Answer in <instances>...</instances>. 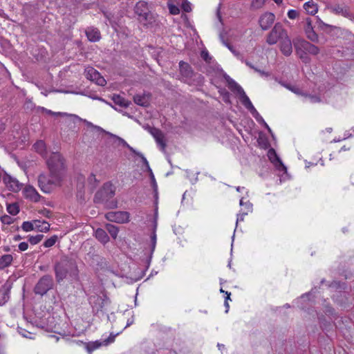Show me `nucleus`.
Instances as JSON below:
<instances>
[{"instance_id": "338daca9", "label": "nucleus", "mask_w": 354, "mask_h": 354, "mask_svg": "<svg viewBox=\"0 0 354 354\" xmlns=\"http://www.w3.org/2000/svg\"><path fill=\"white\" fill-rule=\"evenodd\" d=\"M240 203V205H243V198H241V199L240 200V203Z\"/></svg>"}, {"instance_id": "20e7f679", "label": "nucleus", "mask_w": 354, "mask_h": 354, "mask_svg": "<svg viewBox=\"0 0 354 354\" xmlns=\"http://www.w3.org/2000/svg\"><path fill=\"white\" fill-rule=\"evenodd\" d=\"M288 32L281 23H277L272 28L271 31L266 37V42L269 45L276 44L278 41L282 40Z\"/></svg>"}, {"instance_id": "4be33fe9", "label": "nucleus", "mask_w": 354, "mask_h": 354, "mask_svg": "<svg viewBox=\"0 0 354 354\" xmlns=\"http://www.w3.org/2000/svg\"><path fill=\"white\" fill-rule=\"evenodd\" d=\"M86 35L88 39L92 42L97 41L101 38L100 32L93 27L88 28L86 30Z\"/></svg>"}, {"instance_id": "8fccbe9b", "label": "nucleus", "mask_w": 354, "mask_h": 354, "mask_svg": "<svg viewBox=\"0 0 354 354\" xmlns=\"http://www.w3.org/2000/svg\"><path fill=\"white\" fill-rule=\"evenodd\" d=\"M308 97L310 98V102L313 103L320 102V99L315 95H309Z\"/></svg>"}, {"instance_id": "423d86ee", "label": "nucleus", "mask_w": 354, "mask_h": 354, "mask_svg": "<svg viewBox=\"0 0 354 354\" xmlns=\"http://www.w3.org/2000/svg\"><path fill=\"white\" fill-rule=\"evenodd\" d=\"M115 195V191L111 185L106 184L98 191L95 195L94 201L96 203H102L107 201Z\"/></svg>"}, {"instance_id": "a18cd8bd", "label": "nucleus", "mask_w": 354, "mask_h": 354, "mask_svg": "<svg viewBox=\"0 0 354 354\" xmlns=\"http://www.w3.org/2000/svg\"><path fill=\"white\" fill-rule=\"evenodd\" d=\"M298 12L295 10H290L288 12V17L291 19L297 18L298 17Z\"/></svg>"}, {"instance_id": "39448f33", "label": "nucleus", "mask_w": 354, "mask_h": 354, "mask_svg": "<svg viewBox=\"0 0 354 354\" xmlns=\"http://www.w3.org/2000/svg\"><path fill=\"white\" fill-rule=\"evenodd\" d=\"M62 178L57 176H51L49 178L45 174H40L38 177V185L40 189L44 193H50L54 186L59 184Z\"/></svg>"}, {"instance_id": "7c9ffc66", "label": "nucleus", "mask_w": 354, "mask_h": 354, "mask_svg": "<svg viewBox=\"0 0 354 354\" xmlns=\"http://www.w3.org/2000/svg\"><path fill=\"white\" fill-rule=\"evenodd\" d=\"M295 47L297 55H299V58L303 61V62H310V58L307 55L308 53H306V51H303L302 49H300L299 46H298L296 44H295Z\"/></svg>"}, {"instance_id": "ea45409f", "label": "nucleus", "mask_w": 354, "mask_h": 354, "mask_svg": "<svg viewBox=\"0 0 354 354\" xmlns=\"http://www.w3.org/2000/svg\"><path fill=\"white\" fill-rule=\"evenodd\" d=\"M57 239H58V237H57V235L52 236L50 238L48 239L44 243V246L46 247V248L52 247L53 245H54L55 244V243L57 241Z\"/></svg>"}, {"instance_id": "393cba45", "label": "nucleus", "mask_w": 354, "mask_h": 354, "mask_svg": "<svg viewBox=\"0 0 354 354\" xmlns=\"http://www.w3.org/2000/svg\"><path fill=\"white\" fill-rule=\"evenodd\" d=\"M112 100L116 105H118L122 108H127L131 104L130 101L126 100L124 97L120 95L114 94L112 97Z\"/></svg>"}, {"instance_id": "9d476101", "label": "nucleus", "mask_w": 354, "mask_h": 354, "mask_svg": "<svg viewBox=\"0 0 354 354\" xmlns=\"http://www.w3.org/2000/svg\"><path fill=\"white\" fill-rule=\"evenodd\" d=\"M275 15L272 12H266L262 14L259 19V24L263 30H267L274 24Z\"/></svg>"}, {"instance_id": "774afa93", "label": "nucleus", "mask_w": 354, "mask_h": 354, "mask_svg": "<svg viewBox=\"0 0 354 354\" xmlns=\"http://www.w3.org/2000/svg\"><path fill=\"white\" fill-rule=\"evenodd\" d=\"M218 17L219 20L221 21V15H219V13H218Z\"/></svg>"}, {"instance_id": "c85d7f7f", "label": "nucleus", "mask_w": 354, "mask_h": 354, "mask_svg": "<svg viewBox=\"0 0 354 354\" xmlns=\"http://www.w3.org/2000/svg\"><path fill=\"white\" fill-rule=\"evenodd\" d=\"M304 8L306 10V11L310 14V15H315L317 12V6L315 3H314L313 1H308L304 3Z\"/></svg>"}, {"instance_id": "0e129e2a", "label": "nucleus", "mask_w": 354, "mask_h": 354, "mask_svg": "<svg viewBox=\"0 0 354 354\" xmlns=\"http://www.w3.org/2000/svg\"><path fill=\"white\" fill-rule=\"evenodd\" d=\"M236 191H237V192H241L242 189H244V187H239H239H237L236 188Z\"/></svg>"}, {"instance_id": "37998d69", "label": "nucleus", "mask_w": 354, "mask_h": 354, "mask_svg": "<svg viewBox=\"0 0 354 354\" xmlns=\"http://www.w3.org/2000/svg\"><path fill=\"white\" fill-rule=\"evenodd\" d=\"M48 113L49 114H51V115H68V116H71V117H74V118H78L80 120H81L77 115H73V114H67L66 113H62V112H57V113H55V112H53L52 111H48Z\"/></svg>"}, {"instance_id": "603ef678", "label": "nucleus", "mask_w": 354, "mask_h": 354, "mask_svg": "<svg viewBox=\"0 0 354 354\" xmlns=\"http://www.w3.org/2000/svg\"><path fill=\"white\" fill-rule=\"evenodd\" d=\"M254 71L259 73L261 76H268L269 75V73H266L265 71H261L258 68H254Z\"/></svg>"}, {"instance_id": "412c9836", "label": "nucleus", "mask_w": 354, "mask_h": 354, "mask_svg": "<svg viewBox=\"0 0 354 354\" xmlns=\"http://www.w3.org/2000/svg\"><path fill=\"white\" fill-rule=\"evenodd\" d=\"M241 97V102L245 106L246 109H248L251 113L255 117L256 115H258L259 113L256 109L252 105L251 101L249 97L246 95L245 93L243 91V93L240 94Z\"/></svg>"}, {"instance_id": "f03ea898", "label": "nucleus", "mask_w": 354, "mask_h": 354, "mask_svg": "<svg viewBox=\"0 0 354 354\" xmlns=\"http://www.w3.org/2000/svg\"><path fill=\"white\" fill-rule=\"evenodd\" d=\"M47 165L51 176H57L62 179L65 171L64 159L59 153H53L47 160Z\"/></svg>"}, {"instance_id": "864d4df0", "label": "nucleus", "mask_w": 354, "mask_h": 354, "mask_svg": "<svg viewBox=\"0 0 354 354\" xmlns=\"http://www.w3.org/2000/svg\"><path fill=\"white\" fill-rule=\"evenodd\" d=\"M203 58L205 60V61H207L208 58H209V54L207 52H202V54H201Z\"/></svg>"}, {"instance_id": "0eeeda50", "label": "nucleus", "mask_w": 354, "mask_h": 354, "mask_svg": "<svg viewBox=\"0 0 354 354\" xmlns=\"http://www.w3.org/2000/svg\"><path fill=\"white\" fill-rule=\"evenodd\" d=\"M84 75L86 79L94 82L99 86H104L106 84L105 79L101 76L100 73L91 66H88L84 70Z\"/></svg>"}, {"instance_id": "f704fd0d", "label": "nucleus", "mask_w": 354, "mask_h": 354, "mask_svg": "<svg viewBox=\"0 0 354 354\" xmlns=\"http://www.w3.org/2000/svg\"><path fill=\"white\" fill-rule=\"evenodd\" d=\"M284 87L288 88V90L291 91L294 93L298 95H304V93L300 90L299 88H298L296 86H292L289 84L282 83L281 84Z\"/></svg>"}, {"instance_id": "052dcab7", "label": "nucleus", "mask_w": 354, "mask_h": 354, "mask_svg": "<svg viewBox=\"0 0 354 354\" xmlns=\"http://www.w3.org/2000/svg\"><path fill=\"white\" fill-rule=\"evenodd\" d=\"M277 5H281L283 3V0H273Z\"/></svg>"}, {"instance_id": "6ab92c4d", "label": "nucleus", "mask_w": 354, "mask_h": 354, "mask_svg": "<svg viewBox=\"0 0 354 354\" xmlns=\"http://www.w3.org/2000/svg\"><path fill=\"white\" fill-rule=\"evenodd\" d=\"M135 12L139 16V17L145 20H147L149 15V10L147 6V3L145 1H139L135 6Z\"/></svg>"}, {"instance_id": "c756f323", "label": "nucleus", "mask_w": 354, "mask_h": 354, "mask_svg": "<svg viewBox=\"0 0 354 354\" xmlns=\"http://www.w3.org/2000/svg\"><path fill=\"white\" fill-rule=\"evenodd\" d=\"M33 147L37 152L42 156L46 153V145L43 140L37 141Z\"/></svg>"}, {"instance_id": "a211bd4d", "label": "nucleus", "mask_w": 354, "mask_h": 354, "mask_svg": "<svg viewBox=\"0 0 354 354\" xmlns=\"http://www.w3.org/2000/svg\"><path fill=\"white\" fill-rule=\"evenodd\" d=\"M279 48L281 53L288 57L292 53V45L288 35L279 41Z\"/></svg>"}, {"instance_id": "6e6552de", "label": "nucleus", "mask_w": 354, "mask_h": 354, "mask_svg": "<svg viewBox=\"0 0 354 354\" xmlns=\"http://www.w3.org/2000/svg\"><path fill=\"white\" fill-rule=\"evenodd\" d=\"M129 216L130 214L127 212L119 211L108 212L105 217L111 222L126 223L129 221Z\"/></svg>"}, {"instance_id": "c9c22d12", "label": "nucleus", "mask_w": 354, "mask_h": 354, "mask_svg": "<svg viewBox=\"0 0 354 354\" xmlns=\"http://www.w3.org/2000/svg\"><path fill=\"white\" fill-rule=\"evenodd\" d=\"M7 211L11 215H17L19 212V206L17 203L8 204L7 205Z\"/></svg>"}, {"instance_id": "f8f14e48", "label": "nucleus", "mask_w": 354, "mask_h": 354, "mask_svg": "<svg viewBox=\"0 0 354 354\" xmlns=\"http://www.w3.org/2000/svg\"><path fill=\"white\" fill-rule=\"evenodd\" d=\"M329 9L333 14L341 15L348 19H351L352 17V13L350 11L349 7L344 3L334 4L331 6Z\"/></svg>"}, {"instance_id": "1a4fd4ad", "label": "nucleus", "mask_w": 354, "mask_h": 354, "mask_svg": "<svg viewBox=\"0 0 354 354\" xmlns=\"http://www.w3.org/2000/svg\"><path fill=\"white\" fill-rule=\"evenodd\" d=\"M145 129L154 138L157 145L160 147V150L165 151L166 148V142L163 133L160 129L150 126H147Z\"/></svg>"}, {"instance_id": "680f3d73", "label": "nucleus", "mask_w": 354, "mask_h": 354, "mask_svg": "<svg viewBox=\"0 0 354 354\" xmlns=\"http://www.w3.org/2000/svg\"><path fill=\"white\" fill-rule=\"evenodd\" d=\"M14 239H15V241H19L21 239V237L20 235H17L15 236Z\"/></svg>"}, {"instance_id": "de8ad7c7", "label": "nucleus", "mask_w": 354, "mask_h": 354, "mask_svg": "<svg viewBox=\"0 0 354 354\" xmlns=\"http://www.w3.org/2000/svg\"><path fill=\"white\" fill-rule=\"evenodd\" d=\"M18 247H19V250L20 251L24 252V251H26L28 249V244L26 242H21V243H20L19 244Z\"/></svg>"}, {"instance_id": "a878e982", "label": "nucleus", "mask_w": 354, "mask_h": 354, "mask_svg": "<svg viewBox=\"0 0 354 354\" xmlns=\"http://www.w3.org/2000/svg\"><path fill=\"white\" fill-rule=\"evenodd\" d=\"M13 261L12 256L11 254H3L0 257V270H3L5 268L8 267L11 265Z\"/></svg>"}, {"instance_id": "3c124183", "label": "nucleus", "mask_w": 354, "mask_h": 354, "mask_svg": "<svg viewBox=\"0 0 354 354\" xmlns=\"http://www.w3.org/2000/svg\"><path fill=\"white\" fill-rule=\"evenodd\" d=\"M41 214H42V215H44L46 217H50L51 212L50 210L47 209H44L43 210L41 211Z\"/></svg>"}, {"instance_id": "69168bd1", "label": "nucleus", "mask_w": 354, "mask_h": 354, "mask_svg": "<svg viewBox=\"0 0 354 354\" xmlns=\"http://www.w3.org/2000/svg\"><path fill=\"white\" fill-rule=\"evenodd\" d=\"M243 216H241V218H239V217H238V218H237V221H236V222H238V221H243Z\"/></svg>"}, {"instance_id": "a19ab883", "label": "nucleus", "mask_w": 354, "mask_h": 354, "mask_svg": "<svg viewBox=\"0 0 354 354\" xmlns=\"http://www.w3.org/2000/svg\"><path fill=\"white\" fill-rule=\"evenodd\" d=\"M168 8L169 10V12L171 15H178L180 13V9L178 6L173 5V4H169Z\"/></svg>"}, {"instance_id": "f3484780", "label": "nucleus", "mask_w": 354, "mask_h": 354, "mask_svg": "<svg viewBox=\"0 0 354 354\" xmlns=\"http://www.w3.org/2000/svg\"><path fill=\"white\" fill-rule=\"evenodd\" d=\"M304 30L306 37L308 39H310L313 42L318 41V35L314 30L313 21L310 18H306Z\"/></svg>"}, {"instance_id": "7ed1b4c3", "label": "nucleus", "mask_w": 354, "mask_h": 354, "mask_svg": "<svg viewBox=\"0 0 354 354\" xmlns=\"http://www.w3.org/2000/svg\"><path fill=\"white\" fill-rule=\"evenodd\" d=\"M54 286L55 282L53 277L50 274H45L39 279L33 290L35 295L44 296L52 290Z\"/></svg>"}, {"instance_id": "2eb2a0df", "label": "nucleus", "mask_w": 354, "mask_h": 354, "mask_svg": "<svg viewBox=\"0 0 354 354\" xmlns=\"http://www.w3.org/2000/svg\"><path fill=\"white\" fill-rule=\"evenodd\" d=\"M115 335L113 334H111L106 339H104L103 341L97 340L95 342H89L87 345V349L89 352H91L102 346H107L109 344L115 341Z\"/></svg>"}, {"instance_id": "4d7b16f0", "label": "nucleus", "mask_w": 354, "mask_h": 354, "mask_svg": "<svg viewBox=\"0 0 354 354\" xmlns=\"http://www.w3.org/2000/svg\"><path fill=\"white\" fill-rule=\"evenodd\" d=\"M245 64H246L248 66H249L250 68H252V69H254V68H256L254 67V65H252L250 62H248V61H245Z\"/></svg>"}, {"instance_id": "cd10ccee", "label": "nucleus", "mask_w": 354, "mask_h": 354, "mask_svg": "<svg viewBox=\"0 0 354 354\" xmlns=\"http://www.w3.org/2000/svg\"><path fill=\"white\" fill-rule=\"evenodd\" d=\"M227 82L229 88L232 91L236 92L239 95L243 93V89L232 79L229 78Z\"/></svg>"}, {"instance_id": "ddd939ff", "label": "nucleus", "mask_w": 354, "mask_h": 354, "mask_svg": "<svg viewBox=\"0 0 354 354\" xmlns=\"http://www.w3.org/2000/svg\"><path fill=\"white\" fill-rule=\"evenodd\" d=\"M93 310L102 311L105 306L109 304V299L106 297L94 296L90 298Z\"/></svg>"}, {"instance_id": "aec40b11", "label": "nucleus", "mask_w": 354, "mask_h": 354, "mask_svg": "<svg viewBox=\"0 0 354 354\" xmlns=\"http://www.w3.org/2000/svg\"><path fill=\"white\" fill-rule=\"evenodd\" d=\"M268 156L270 160L274 164L278 170L286 171V167L283 164L280 158L278 157L276 151L273 149H270L268 151Z\"/></svg>"}, {"instance_id": "09e8293b", "label": "nucleus", "mask_w": 354, "mask_h": 354, "mask_svg": "<svg viewBox=\"0 0 354 354\" xmlns=\"http://www.w3.org/2000/svg\"><path fill=\"white\" fill-rule=\"evenodd\" d=\"M84 122L86 124V125L88 127H93L94 129H97L98 130H102L101 127H97V126H95L93 124H92L91 122H88L86 120H84Z\"/></svg>"}, {"instance_id": "4468645a", "label": "nucleus", "mask_w": 354, "mask_h": 354, "mask_svg": "<svg viewBox=\"0 0 354 354\" xmlns=\"http://www.w3.org/2000/svg\"><path fill=\"white\" fill-rule=\"evenodd\" d=\"M296 44L299 46V48L302 49L303 51H306V53L312 55H317L319 53L320 50L317 46L306 40H300Z\"/></svg>"}, {"instance_id": "9b49d317", "label": "nucleus", "mask_w": 354, "mask_h": 354, "mask_svg": "<svg viewBox=\"0 0 354 354\" xmlns=\"http://www.w3.org/2000/svg\"><path fill=\"white\" fill-rule=\"evenodd\" d=\"M3 181L8 189L14 192H18L21 190L23 185L17 178L7 174L3 177Z\"/></svg>"}, {"instance_id": "e433bc0d", "label": "nucleus", "mask_w": 354, "mask_h": 354, "mask_svg": "<svg viewBox=\"0 0 354 354\" xmlns=\"http://www.w3.org/2000/svg\"><path fill=\"white\" fill-rule=\"evenodd\" d=\"M265 2H266L265 0H252L251 1L250 8L252 10L260 9V8H263V6L265 4Z\"/></svg>"}, {"instance_id": "72a5a7b5", "label": "nucleus", "mask_w": 354, "mask_h": 354, "mask_svg": "<svg viewBox=\"0 0 354 354\" xmlns=\"http://www.w3.org/2000/svg\"><path fill=\"white\" fill-rule=\"evenodd\" d=\"M106 230L109 232L110 235L113 238L116 239L118 233V228L117 226L112 224H107L106 225Z\"/></svg>"}, {"instance_id": "58836bf2", "label": "nucleus", "mask_w": 354, "mask_h": 354, "mask_svg": "<svg viewBox=\"0 0 354 354\" xmlns=\"http://www.w3.org/2000/svg\"><path fill=\"white\" fill-rule=\"evenodd\" d=\"M136 154L138 156H139L142 158L143 163L146 165V167H147L148 170L151 173V180H152L153 183L154 184H156V180H155L154 176H153V174L152 173L151 169H150V167H149V162H148L147 160L146 159V158L141 153H137Z\"/></svg>"}, {"instance_id": "6e6d98bb", "label": "nucleus", "mask_w": 354, "mask_h": 354, "mask_svg": "<svg viewBox=\"0 0 354 354\" xmlns=\"http://www.w3.org/2000/svg\"><path fill=\"white\" fill-rule=\"evenodd\" d=\"M88 180L91 183L93 180L96 181L95 176L93 174H91L88 177Z\"/></svg>"}, {"instance_id": "49530a36", "label": "nucleus", "mask_w": 354, "mask_h": 354, "mask_svg": "<svg viewBox=\"0 0 354 354\" xmlns=\"http://www.w3.org/2000/svg\"><path fill=\"white\" fill-rule=\"evenodd\" d=\"M19 333H20L22 336H24V337H26V338H29V339H32V333H30V332H28V331H26V330H24V329L20 328V330H19Z\"/></svg>"}, {"instance_id": "bb28decb", "label": "nucleus", "mask_w": 354, "mask_h": 354, "mask_svg": "<svg viewBox=\"0 0 354 354\" xmlns=\"http://www.w3.org/2000/svg\"><path fill=\"white\" fill-rule=\"evenodd\" d=\"M95 237L100 242L103 243H106L109 241V238L105 230L98 228L96 230L95 232Z\"/></svg>"}, {"instance_id": "5fc2aeb1", "label": "nucleus", "mask_w": 354, "mask_h": 354, "mask_svg": "<svg viewBox=\"0 0 354 354\" xmlns=\"http://www.w3.org/2000/svg\"><path fill=\"white\" fill-rule=\"evenodd\" d=\"M152 240V244H153V249L155 248L156 241V235L155 233H153V236H151Z\"/></svg>"}, {"instance_id": "2f4dec72", "label": "nucleus", "mask_w": 354, "mask_h": 354, "mask_svg": "<svg viewBox=\"0 0 354 354\" xmlns=\"http://www.w3.org/2000/svg\"><path fill=\"white\" fill-rule=\"evenodd\" d=\"M39 223L38 221H32V222L24 221L22 223L21 228L25 232H30V231L35 230V227H37V223Z\"/></svg>"}, {"instance_id": "e2e57ef3", "label": "nucleus", "mask_w": 354, "mask_h": 354, "mask_svg": "<svg viewBox=\"0 0 354 354\" xmlns=\"http://www.w3.org/2000/svg\"><path fill=\"white\" fill-rule=\"evenodd\" d=\"M224 305H225V306L227 308L226 312H227L228 311V308H229V304H228V302L227 301H225Z\"/></svg>"}, {"instance_id": "13d9d810", "label": "nucleus", "mask_w": 354, "mask_h": 354, "mask_svg": "<svg viewBox=\"0 0 354 354\" xmlns=\"http://www.w3.org/2000/svg\"><path fill=\"white\" fill-rule=\"evenodd\" d=\"M225 294L227 295V297H225V301H227L228 299H230V292L226 291Z\"/></svg>"}, {"instance_id": "b1692460", "label": "nucleus", "mask_w": 354, "mask_h": 354, "mask_svg": "<svg viewBox=\"0 0 354 354\" xmlns=\"http://www.w3.org/2000/svg\"><path fill=\"white\" fill-rule=\"evenodd\" d=\"M180 71L182 75L186 77H192L193 75V71L192 67L186 62L183 61L179 63Z\"/></svg>"}, {"instance_id": "dca6fc26", "label": "nucleus", "mask_w": 354, "mask_h": 354, "mask_svg": "<svg viewBox=\"0 0 354 354\" xmlns=\"http://www.w3.org/2000/svg\"><path fill=\"white\" fill-rule=\"evenodd\" d=\"M23 194L26 199L35 203L39 201L41 198L36 189L31 185H27L24 187Z\"/></svg>"}, {"instance_id": "bf43d9fd", "label": "nucleus", "mask_w": 354, "mask_h": 354, "mask_svg": "<svg viewBox=\"0 0 354 354\" xmlns=\"http://www.w3.org/2000/svg\"><path fill=\"white\" fill-rule=\"evenodd\" d=\"M226 46L233 53H235V51L233 50V48L232 46H231L229 44H225Z\"/></svg>"}, {"instance_id": "5701e85b", "label": "nucleus", "mask_w": 354, "mask_h": 354, "mask_svg": "<svg viewBox=\"0 0 354 354\" xmlns=\"http://www.w3.org/2000/svg\"><path fill=\"white\" fill-rule=\"evenodd\" d=\"M150 95L149 94H138L133 97L134 102L142 106H147L149 103Z\"/></svg>"}, {"instance_id": "79ce46f5", "label": "nucleus", "mask_w": 354, "mask_h": 354, "mask_svg": "<svg viewBox=\"0 0 354 354\" xmlns=\"http://www.w3.org/2000/svg\"><path fill=\"white\" fill-rule=\"evenodd\" d=\"M1 221L3 223L10 225L12 223H13V218L8 216V215H4L1 217Z\"/></svg>"}, {"instance_id": "4c0bfd02", "label": "nucleus", "mask_w": 354, "mask_h": 354, "mask_svg": "<svg viewBox=\"0 0 354 354\" xmlns=\"http://www.w3.org/2000/svg\"><path fill=\"white\" fill-rule=\"evenodd\" d=\"M44 238L43 234H37L36 236H28V241L32 245H36L39 243Z\"/></svg>"}, {"instance_id": "473e14b6", "label": "nucleus", "mask_w": 354, "mask_h": 354, "mask_svg": "<svg viewBox=\"0 0 354 354\" xmlns=\"http://www.w3.org/2000/svg\"><path fill=\"white\" fill-rule=\"evenodd\" d=\"M35 221H38L37 223V227H35V230H37L39 232H48L50 229V224L44 221H41L39 220H35Z\"/></svg>"}, {"instance_id": "c03bdc74", "label": "nucleus", "mask_w": 354, "mask_h": 354, "mask_svg": "<svg viewBox=\"0 0 354 354\" xmlns=\"http://www.w3.org/2000/svg\"><path fill=\"white\" fill-rule=\"evenodd\" d=\"M182 8L186 12H189L192 10L191 4L187 1L182 3Z\"/></svg>"}, {"instance_id": "f257e3e1", "label": "nucleus", "mask_w": 354, "mask_h": 354, "mask_svg": "<svg viewBox=\"0 0 354 354\" xmlns=\"http://www.w3.org/2000/svg\"><path fill=\"white\" fill-rule=\"evenodd\" d=\"M55 274L57 283H60L67 277L73 280L78 279L79 270L75 261L67 257H62L54 267Z\"/></svg>"}]
</instances>
